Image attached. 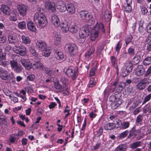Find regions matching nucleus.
<instances>
[{"mask_svg": "<svg viewBox=\"0 0 151 151\" xmlns=\"http://www.w3.org/2000/svg\"><path fill=\"white\" fill-rule=\"evenodd\" d=\"M100 31L103 33L105 32L104 26L102 23H97L91 32L90 38L92 41L95 40L98 37Z\"/></svg>", "mask_w": 151, "mask_h": 151, "instance_id": "obj_1", "label": "nucleus"}, {"mask_svg": "<svg viewBox=\"0 0 151 151\" xmlns=\"http://www.w3.org/2000/svg\"><path fill=\"white\" fill-rule=\"evenodd\" d=\"M34 21L38 25L41 27H44L47 24L46 18L42 13L37 12L34 17Z\"/></svg>", "mask_w": 151, "mask_h": 151, "instance_id": "obj_2", "label": "nucleus"}, {"mask_svg": "<svg viewBox=\"0 0 151 151\" xmlns=\"http://www.w3.org/2000/svg\"><path fill=\"white\" fill-rule=\"evenodd\" d=\"M109 101L112 103L111 104L112 109H115L119 107L122 103L120 95H112L109 98Z\"/></svg>", "mask_w": 151, "mask_h": 151, "instance_id": "obj_3", "label": "nucleus"}, {"mask_svg": "<svg viewBox=\"0 0 151 151\" xmlns=\"http://www.w3.org/2000/svg\"><path fill=\"white\" fill-rule=\"evenodd\" d=\"M81 18L85 22H89L91 24L94 23L92 15L86 11H81L79 12Z\"/></svg>", "mask_w": 151, "mask_h": 151, "instance_id": "obj_4", "label": "nucleus"}, {"mask_svg": "<svg viewBox=\"0 0 151 151\" xmlns=\"http://www.w3.org/2000/svg\"><path fill=\"white\" fill-rule=\"evenodd\" d=\"M0 78L3 80H10L13 79L14 76L12 73L10 72L3 68H0Z\"/></svg>", "mask_w": 151, "mask_h": 151, "instance_id": "obj_5", "label": "nucleus"}, {"mask_svg": "<svg viewBox=\"0 0 151 151\" xmlns=\"http://www.w3.org/2000/svg\"><path fill=\"white\" fill-rule=\"evenodd\" d=\"M64 48L65 50L73 55H75L78 51L76 45L73 43L66 44Z\"/></svg>", "mask_w": 151, "mask_h": 151, "instance_id": "obj_6", "label": "nucleus"}, {"mask_svg": "<svg viewBox=\"0 0 151 151\" xmlns=\"http://www.w3.org/2000/svg\"><path fill=\"white\" fill-rule=\"evenodd\" d=\"M151 82V80L149 78H144L137 84V87L140 90H143Z\"/></svg>", "mask_w": 151, "mask_h": 151, "instance_id": "obj_7", "label": "nucleus"}, {"mask_svg": "<svg viewBox=\"0 0 151 151\" xmlns=\"http://www.w3.org/2000/svg\"><path fill=\"white\" fill-rule=\"evenodd\" d=\"M13 50L16 53L24 56L26 54V48L23 45L17 46L15 45L12 48Z\"/></svg>", "mask_w": 151, "mask_h": 151, "instance_id": "obj_8", "label": "nucleus"}, {"mask_svg": "<svg viewBox=\"0 0 151 151\" xmlns=\"http://www.w3.org/2000/svg\"><path fill=\"white\" fill-rule=\"evenodd\" d=\"M58 10L62 13L65 12L67 10V6L62 0H55Z\"/></svg>", "mask_w": 151, "mask_h": 151, "instance_id": "obj_9", "label": "nucleus"}, {"mask_svg": "<svg viewBox=\"0 0 151 151\" xmlns=\"http://www.w3.org/2000/svg\"><path fill=\"white\" fill-rule=\"evenodd\" d=\"M64 72L69 77L71 78L72 80H75L76 77V73L71 67H66L63 69Z\"/></svg>", "mask_w": 151, "mask_h": 151, "instance_id": "obj_10", "label": "nucleus"}, {"mask_svg": "<svg viewBox=\"0 0 151 151\" xmlns=\"http://www.w3.org/2000/svg\"><path fill=\"white\" fill-rule=\"evenodd\" d=\"M11 66L12 69L16 73H20L22 71L23 68L22 66L14 60L10 61Z\"/></svg>", "mask_w": 151, "mask_h": 151, "instance_id": "obj_11", "label": "nucleus"}, {"mask_svg": "<svg viewBox=\"0 0 151 151\" xmlns=\"http://www.w3.org/2000/svg\"><path fill=\"white\" fill-rule=\"evenodd\" d=\"M45 7L47 9L50 10L52 12L55 11V3L51 2L49 0H44Z\"/></svg>", "mask_w": 151, "mask_h": 151, "instance_id": "obj_12", "label": "nucleus"}, {"mask_svg": "<svg viewBox=\"0 0 151 151\" xmlns=\"http://www.w3.org/2000/svg\"><path fill=\"white\" fill-rule=\"evenodd\" d=\"M145 72V69L143 66L142 65H139L134 69V73L135 75L138 76H141L143 75Z\"/></svg>", "mask_w": 151, "mask_h": 151, "instance_id": "obj_13", "label": "nucleus"}, {"mask_svg": "<svg viewBox=\"0 0 151 151\" xmlns=\"http://www.w3.org/2000/svg\"><path fill=\"white\" fill-rule=\"evenodd\" d=\"M89 30L85 28H82L80 29L79 36L81 38L84 39L89 35Z\"/></svg>", "mask_w": 151, "mask_h": 151, "instance_id": "obj_14", "label": "nucleus"}, {"mask_svg": "<svg viewBox=\"0 0 151 151\" xmlns=\"http://www.w3.org/2000/svg\"><path fill=\"white\" fill-rule=\"evenodd\" d=\"M17 8L20 14L22 16H25L27 13V7L24 5H19Z\"/></svg>", "mask_w": 151, "mask_h": 151, "instance_id": "obj_15", "label": "nucleus"}, {"mask_svg": "<svg viewBox=\"0 0 151 151\" xmlns=\"http://www.w3.org/2000/svg\"><path fill=\"white\" fill-rule=\"evenodd\" d=\"M20 62L26 69L29 70L32 68V64L29 60L21 58L20 60Z\"/></svg>", "mask_w": 151, "mask_h": 151, "instance_id": "obj_16", "label": "nucleus"}, {"mask_svg": "<svg viewBox=\"0 0 151 151\" xmlns=\"http://www.w3.org/2000/svg\"><path fill=\"white\" fill-rule=\"evenodd\" d=\"M51 22L55 27H58L60 25V22L58 17L55 14L52 15Z\"/></svg>", "mask_w": 151, "mask_h": 151, "instance_id": "obj_17", "label": "nucleus"}, {"mask_svg": "<svg viewBox=\"0 0 151 151\" xmlns=\"http://www.w3.org/2000/svg\"><path fill=\"white\" fill-rule=\"evenodd\" d=\"M36 46L37 49L41 51H43L47 47L45 43L41 40L37 41L36 43Z\"/></svg>", "mask_w": 151, "mask_h": 151, "instance_id": "obj_18", "label": "nucleus"}, {"mask_svg": "<svg viewBox=\"0 0 151 151\" xmlns=\"http://www.w3.org/2000/svg\"><path fill=\"white\" fill-rule=\"evenodd\" d=\"M140 58V56L138 55H136L134 56L132 60L131 63H129V68L130 69V71H131L132 69V65H135L138 63L139 62Z\"/></svg>", "mask_w": 151, "mask_h": 151, "instance_id": "obj_19", "label": "nucleus"}, {"mask_svg": "<svg viewBox=\"0 0 151 151\" xmlns=\"http://www.w3.org/2000/svg\"><path fill=\"white\" fill-rule=\"evenodd\" d=\"M9 41L10 43L15 44L18 41V39L17 36L15 34H10L8 37Z\"/></svg>", "mask_w": 151, "mask_h": 151, "instance_id": "obj_20", "label": "nucleus"}, {"mask_svg": "<svg viewBox=\"0 0 151 151\" xmlns=\"http://www.w3.org/2000/svg\"><path fill=\"white\" fill-rule=\"evenodd\" d=\"M1 10L4 14L6 15H9L11 12V10L9 7L5 5H2L1 8Z\"/></svg>", "mask_w": 151, "mask_h": 151, "instance_id": "obj_21", "label": "nucleus"}, {"mask_svg": "<svg viewBox=\"0 0 151 151\" xmlns=\"http://www.w3.org/2000/svg\"><path fill=\"white\" fill-rule=\"evenodd\" d=\"M67 12L70 14H73L75 12V9L74 5L72 4H69L67 5Z\"/></svg>", "mask_w": 151, "mask_h": 151, "instance_id": "obj_22", "label": "nucleus"}, {"mask_svg": "<svg viewBox=\"0 0 151 151\" xmlns=\"http://www.w3.org/2000/svg\"><path fill=\"white\" fill-rule=\"evenodd\" d=\"M67 22L63 21L61 24V28L63 32L66 33L69 31V27H68Z\"/></svg>", "mask_w": 151, "mask_h": 151, "instance_id": "obj_23", "label": "nucleus"}, {"mask_svg": "<svg viewBox=\"0 0 151 151\" xmlns=\"http://www.w3.org/2000/svg\"><path fill=\"white\" fill-rule=\"evenodd\" d=\"M32 68L34 69L39 68L40 70H42L45 67L40 62H37L35 63L32 64L31 67Z\"/></svg>", "mask_w": 151, "mask_h": 151, "instance_id": "obj_24", "label": "nucleus"}, {"mask_svg": "<svg viewBox=\"0 0 151 151\" xmlns=\"http://www.w3.org/2000/svg\"><path fill=\"white\" fill-rule=\"evenodd\" d=\"M78 29V27L76 24L72 23L69 26V31L72 33H76Z\"/></svg>", "mask_w": 151, "mask_h": 151, "instance_id": "obj_25", "label": "nucleus"}, {"mask_svg": "<svg viewBox=\"0 0 151 151\" xmlns=\"http://www.w3.org/2000/svg\"><path fill=\"white\" fill-rule=\"evenodd\" d=\"M28 29L32 32H35L37 30L36 26L32 22L29 21L27 24Z\"/></svg>", "mask_w": 151, "mask_h": 151, "instance_id": "obj_26", "label": "nucleus"}, {"mask_svg": "<svg viewBox=\"0 0 151 151\" xmlns=\"http://www.w3.org/2000/svg\"><path fill=\"white\" fill-rule=\"evenodd\" d=\"M31 40L29 37L25 35H22L21 37V42L24 44H28L31 43Z\"/></svg>", "mask_w": 151, "mask_h": 151, "instance_id": "obj_27", "label": "nucleus"}, {"mask_svg": "<svg viewBox=\"0 0 151 151\" xmlns=\"http://www.w3.org/2000/svg\"><path fill=\"white\" fill-rule=\"evenodd\" d=\"M116 125L113 123L108 122L104 125V128L107 130H111L115 128Z\"/></svg>", "mask_w": 151, "mask_h": 151, "instance_id": "obj_28", "label": "nucleus"}, {"mask_svg": "<svg viewBox=\"0 0 151 151\" xmlns=\"http://www.w3.org/2000/svg\"><path fill=\"white\" fill-rule=\"evenodd\" d=\"M117 122L119 125L120 124H121L120 127L122 129H125L128 128L129 127L130 125L129 122H124L122 123L120 120H119Z\"/></svg>", "mask_w": 151, "mask_h": 151, "instance_id": "obj_29", "label": "nucleus"}, {"mask_svg": "<svg viewBox=\"0 0 151 151\" xmlns=\"http://www.w3.org/2000/svg\"><path fill=\"white\" fill-rule=\"evenodd\" d=\"M53 82L54 86L56 89L60 91H63L64 90V87L62 86L58 81Z\"/></svg>", "mask_w": 151, "mask_h": 151, "instance_id": "obj_30", "label": "nucleus"}, {"mask_svg": "<svg viewBox=\"0 0 151 151\" xmlns=\"http://www.w3.org/2000/svg\"><path fill=\"white\" fill-rule=\"evenodd\" d=\"M51 48L48 46L46 47L45 49L42 51L43 52L42 55L45 57H48L49 56L51 53Z\"/></svg>", "mask_w": 151, "mask_h": 151, "instance_id": "obj_31", "label": "nucleus"}, {"mask_svg": "<svg viewBox=\"0 0 151 151\" xmlns=\"http://www.w3.org/2000/svg\"><path fill=\"white\" fill-rule=\"evenodd\" d=\"M104 17L105 20L108 22L110 21L111 18V12L109 9H106L104 14Z\"/></svg>", "mask_w": 151, "mask_h": 151, "instance_id": "obj_32", "label": "nucleus"}, {"mask_svg": "<svg viewBox=\"0 0 151 151\" xmlns=\"http://www.w3.org/2000/svg\"><path fill=\"white\" fill-rule=\"evenodd\" d=\"M55 55L56 58L58 60H63L64 59V55L62 52L60 50L56 51Z\"/></svg>", "mask_w": 151, "mask_h": 151, "instance_id": "obj_33", "label": "nucleus"}, {"mask_svg": "<svg viewBox=\"0 0 151 151\" xmlns=\"http://www.w3.org/2000/svg\"><path fill=\"white\" fill-rule=\"evenodd\" d=\"M127 147L125 145H120L115 149L114 151H125Z\"/></svg>", "mask_w": 151, "mask_h": 151, "instance_id": "obj_34", "label": "nucleus"}, {"mask_svg": "<svg viewBox=\"0 0 151 151\" xmlns=\"http://www.w3.org/2000/svg\"><path fill=\"white\" fill-rule=\"evenodd\" d=\"M135 53L134 47L132 46L128 49L127 50V54L130 57L133 56L135 54Z\"/></svg>", "mask_w": 151, "mask_h": 151, "instance_id": "obj_35", "label": "nucleus"}, {"mask_svg": "<svg viewBox=\"0 0 151 151\" xmlns=\"http://www.w3.org/2000/svg\"><path fill=\"white\" fill-rule=\"evenodd\" d=\"M150 103L147 104L143 109V112L144 113H146L147 112L151 113V106L150 107Z\"/></svg>", "mask_w": 151, "mask_h": 151, "instance_id": "obj_36", "label": "nucleus"}, {"mask_svg": "<svg viewBox=\"0 0 151 151\" xmlns=\"http://www.w3.org/2000/svg\"><path fill=\"white\" fill-rule=\"evenodd\" d=\"M96 84L95 79L94 78H90L88 86L89 87H92L95 86Z\"/></svg>", "mask_w": 151, "mask_h": 151, "instance_id": "obj_37", "label": "nucleus"}, {"mask_svg": "<svg viewBox=\"0 0 151 151\" xmlns=\"http://www.w3.org/2000/svg\"><path fill=\"white\" fill-rule=\"evenodd\" d=\"M9 19L12 21L15 22L17 20V14L14 12L10 13Z\"/></svg>", "mask_w": 151, "mask_h": 151, "instance_id": "obj_38", "label": "nucleus"}, {"mask_svg": "<svg viewBox=\"0 0 151 151\" xmlns=\"http://www.w3.org/2000/svg\"><path fill=\"white\" fill-rule=\"evenodd\" d=\"M18 27L20 29H23L26 27V23L24 21H22L18 22Z\"/></svg>", "mask_w": 151, "mask_h": 151, "instance_id": "obj_39", "label": "nucleus"}, {"mask_svg": "<svg viewBox=\"0 0 151 151\" xmlns=\"http://www.w3.org/2000/svg\"><path fill=\"white\" fill-rule=\"evenodd\" d=\"M132 39V36L131 35H127L126 36L125 40V41L126 46L131 42Z\"/></svg>", "mask_w": 151, "mask_h": 151, "instance_id": "obj_40", "label": "nucleus"}, {"mask_svg": "<svg viewBox=\"0 0 151 151\" xmlns=\"http://www.w3.org/2000/svg\"><path fill=\"white\" fill-rule=\"evenodd\" d=\"M19 138L18 137H14L12 136H10L9 138L10 142L12 143H16L17 142V141Z\"/></svg>", "mask_w": 151, "mask_h": 151, "instance_id": "obj_41", "label": "nucleus"}, {"mask_svg": "<svg viewBox=\"0 0 151 151\" xmlns=\"http://www.w3.org/2000/svg\"><path fill=\"white\" fill-rule=\"evenodd\" d=\"M54 43L55 45H58L59 44L61 41V38L60 36L58 35H55L54 37Z\"/></svg>", "mask_w": 151, "mask_h": 151, "instance_id": "obj_42", "label": "nucleus"}, {"mask_svg": "<svg viewBox=\"0 0 151 151\" xmlns=\"http://www.w3.org/2000/svg\"><path fill=\"white\" fill-rule=\"evenodd\" d=\"M125 11L127 13L130 12L132 10L131 6H129L127 4H124V5Z\"/></svg>", "mask_w": 151, "mask_h": 151, "instance_id": "obj_43", "label": "nucleus"}, {"mask_svg": "<svg viewBox=\"0 0 151 151\" xmlns=\"http://www.w3.org/2000/svg\"><path fill=\"white\" fill-rule=\"evenodd\" d=\"M143 64L147 65L151 63V57H147L143 61Z\"/></svg>", "mask_w": 151, "mask_h": 151, "instance_id": "obj_44", "label": "nucleus"}, {"mask_svg": "<svg viewBox=\"0 0 151 151\" xmlns=\"http://www.w3.org/2000/svg\"><path fill=\"white\" fill-rule=\"evenodd\" d=\"M132 91V87L129 86L125 90L123 93L124 95H127L129 94Z\"/></svg>", "mask_w": 151, "mask_h": 151, "instance_id": "obj_45", "label": "nucleus"}, {"mask_svg": "<svg viewBox=\"0 0 151 151\" xmlns=\"http://www.w3.org/2000/svg\"><path fill=\"white\" fill-rule=\"evenodd\" d=\"M0 123L1 125L3 127L6 128V126H7L9 125V123L7 122L6 120L4 119L3 120H0Z\"/></svg>", "mask_w": 151, "mask_h": 151, "instance_id": "obj_46", "label": "nucleus"}, {"mask_svg": "<svg viewBox=\"0 0 151 151\" xmlns=\"http://www.w3.org/2000/svg\"><path fill=\"white\" fill-rule=\"evenodd\" d=\"M141 144L140 142H136L131 145V147L132 149H135L140 146Z\"/></svg>", "mask_w": 151, "mask_h": 151, "instance_id": "obj_47", "label": "nucleus"}, {"mask_svg": "<svg viewBox=\"0 0 151 151\" xmlns=\"http://www.w3.org/2000/svg\"><path fill=\"white\" fill-rule=\"evenodd\" d=\"M151 99V94L148 95L144 99L142 103V105H143L150 100Z\"/></svg>", "mask_w": 151, "mask_h": 151, "instance_id": "obj_48", "label": "nucleus"}, {"mask_svg": "<svg viewBox=\"0 0 151 151\" xmlns=\"http://www.w3.org/2000/svg\"><path fill=\"white\" fill-rule=\"evenodd\" d=\"M139 101H136L134 102L132 105L130 107L129 109L131 111H132L134 108L139 105V104L140 103Z\"/></svg>", "mask_w": 151, "mask_h": 151, "instance_id": "obj_49", "label": "nucleus"}, {"mask_svg": "<svg viewBox=\"0 0 151 151\" xmlns=\"http://www.w3.org/2000/svg\"><path fill=\"white\" fill-rule=\"evenodd\" d=\"M29 50L31 53L34 56L37 57L38 55V54L36 52L35 50L32 47H29Z\"/></svg>", "mask_w": 151, "mask_h": 151, "instance_id": "obj_50", "label": "nucleus"}, {"mask_svg": "<svg viewBox=\"0 0 151 151\" xmlns=\"http://www.w3.org/2000/svg\"><path fill=\"white\" fill-rule=\"evenodd\" d=\"M143 114H139L137 118L136 122L137 123H139V122H141L143 119Z\"/></svg>", "mask_w": 151, "mask_h": 151, "instance_id": "obj_51", "label": "nucleus"}, {"mask_svg": "<svg viewBox=\"0 0 151 151\" xmlns=\"http://www.w3.org/2000/svg\"><path fill=\"white\" fill-rule=\"evenodd\" d=\"M151 73V65L148 68L144 74L145 78L148 77Z\"/></svg>", "mask_w": 151, "mask_h": 151, "instance_id": "obj_52", "label": "nucleus"}, {"mask_svg": "<svg viewBox=\"0 0 151 151\" xmlns=\"http://www.w3.org/2000/svg\"><path fill=\"white\" fill-rule=\"evenodd\" d=\"M128 133V131L126 130L120 134L119 135V137L124 138L125 137Z\"/></svg>", "mask_w": 151, "mask_h": 151, "instance_id": "obj_53", "label": "nucleus"}, {"mask_svg": "<svg viewBox=\"0 0 151 151\" xmlns=\"http://www.w3.org/2000/svg\"><path fill=\"white\" fill-rule=\"evenodd\" d=\"M146 29L147 32L148 33H151V21L146 26Z\"/></svg>", "mask_w": 151, "mask_h": 151, "instance_id": "obj_54", "label": "nucleus"}, {"mask_svg": "<svg viewBox=\"0 0 151 151\" xmlns=\"http://www.w3.org/2000/svg\"><path fill=\"white\" fill-rule=\"evenodd\" d=\"M140 9L143 15H145L147 13L148 11L147 8L143 6H141Z\"/></svg>", "mask_w": 151, "mask_h": 151, "instance_id": "obj_55", "label": "nucleus"}, {"mask_svg": "<svg viewBox=\"0 0 151 151\" xmlns=\"http://www.w3.org/2000/svg\"><path fill=\"white\" fill-rule=\"evenodd\" d=\"M6 60L5 54L2 52H0V61Z\"/></svg>", "mask_w": 151, "mask_h": 151, "instance_id": "obj_56", "label": "nucleus"}, {"mask_svg": "<svg viewBox=\"0 0 151 151\" xmlns=\"http://www.w3.org/2000/svg\"><path fill=\"white\" fill-rule=\"evenodd\" d=\"M35 76L33 74H31L27 77V79L30 81H33L35 78Z\"/></svg>", "mask_w": 151, "mask_h": 151, "instance_id": "obj_57", "label": "nucleus"}, {"mask_svg": "<svg viewBox=\"0 0 151 151\" xmlns=\"http://www.w3.org/2000/svg\"><path fill=\"white\" fill-rule=\"evenodd\" d=\"M118 86V91L120 92L122 91L124 87V84L123 83H119Z\"/></svg>", "mask_w": 151, "mask_h": 151, "instance_id": "obj_58", "label": "nucleus"}, {"mask_svg": "<svg viewBox=\"0 0 151 151\" xmlns=\"http://www.w3.org/2000/svg\"><path fill=\"white\" fill-rule=\"evenodd\" d=\"M96 69V66L94 68H92L90 70L89 75L90 76H93L95 74V71Z\"/></svg>", "mask_w": 151, "mask_h": 151, "instance_id": "obj_59", "label": "nucleus"}, {"mask_svg": "<svg viewBox=\"0 0 151 151\" xmlns=\"http://www.w3.org/2000/svg\"><path fill=\"white\" fill-rule=\"evenodd\" d=\"M86 121H87V119H86V118H85L84 120V122L83 124L82 127L81 132V133H82L83 132V131H84V130L85 129L86 124Z\"/></svg>", "mask_w": 151, "mask_h": 151, "instance_id": "obj_60", "label": "nucleus"}, {"mask_svg": "<svg viewBox=\"0 0 151 151\" xmlns=\"http://www.w3.org/2000/svg\"><path fill=\"white\" fill-rule=\"evenodd\" d=\"M1 64L4 67H6L9 65V63L8 61H6V60H4L2 61H1Z\"/></svg>", "mask_w": 151, "mask_h": 151, "instance_id": "obj_61", "label": "nucleus"}, {"mask_svg": "<svg viewBox=\"0 0 151 151\" xmlns=\"http://www.w3.org/2000/svg\"><path fill=\"white\" fill-rule=\"evenodd\" d=\"M121 44H120L119 42H118L116 46V50L118 52V53L119 52L121 47Z\"/></svg>", "mask_w": 151, "mask_h": 151, "instance_id": "obj_62", "label": "nucleus"}, {"mask_svg": "<svg viewBox=\"0 0 151 151\" xmlns=\"http://www.w3.org/2000/svg\"><path fill=\"white\" fill-rule=\"evenodd\" d=\"M140 107L137 108L133 112V114L134 115H136L138 114L141 111L140 109Z\"/></svg>", "mask_w": 151, "mask_h": 151, "instance_id": "obj_63", "label": "nucleus"}, {"mask_svg": "<svg viewBox=\"0 0 151 151\" xmlns=\"http://www.w3.org/2000/svg\"><path fill=\"white\" fill-rule=\"evenodd\" d=\"M147 49L149 51H151V40L147 44Z\"/></svg>", "mask_w": 151, "mask_h": 151, "instance_id": "obj_64", "label": "nucleus"}]
</instances>
